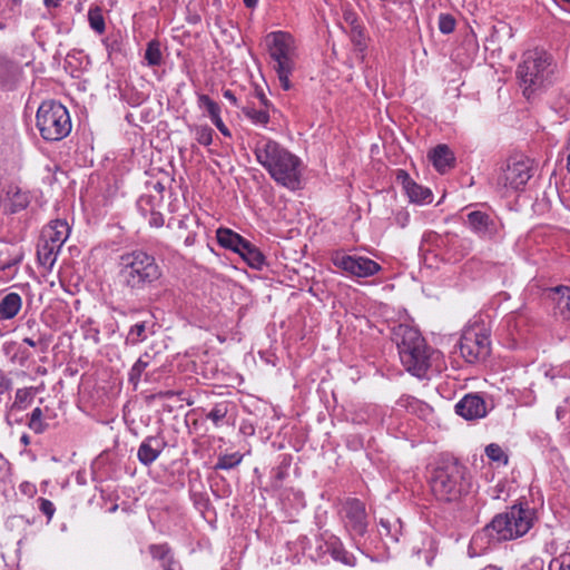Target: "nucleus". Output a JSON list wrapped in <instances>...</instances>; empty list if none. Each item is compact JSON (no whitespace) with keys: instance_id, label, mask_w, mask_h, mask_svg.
<instances>
[{"instance_id":"obj_1","label":"nucleus","mask_w":570,"mask_h":570,"mask_svg":"<svg viewBox=\"0 0 570 570\" xmlns=\"http://www.w3.org/2000/svg\"><path fill=\"white\" fill-rule=\"evenodd\" d=\"M254 154L258 164L277 184L291 190L299 188L302 161L296 155L267 137L256 140Z\"/></svg>"},{"instance_id":"obj_2","label":"nucleus","mask_w":570,"mask_h":570,"mask_svg":"<svg viewBox=\"0 0 570 570\" xmlns=\"http://www.w3.org/2000/svg\"><path fill=\"white\" fill-rule=\"evenodd\" d=\"M118 267L120 284L134 293L145 289L161 277L156 258L141 249L124 253L119 257Z\"/></svg>"},{"instance_id":"obj_3","label":"nucleus","mask_w":570,"mask_h":570,"mask_svg":"<svg viewBox=\"0 0 570 570\" xmlns=\"http://www.w3.org/2000/svg\"><path fill=\"white\" fill-rule=\"evenodd\" d=\"M394 336L402 364L413 375L422 377L428 367L430 354L420 332L411 326L400 324Z\"/></svg>"},{"instance_id":"obj_4","label":"nucleus","mask_w":570,"mask_h":570,"mask_svg":"<svg viewBox=\"0 0 570 570\" xmlns=\"http://www.w3.org/2000/svg\"><path fill=\"white\" fill-rule=\"evenodd\" d=\"M534 512L529 507L513 505L507 511L497 514L484 528V533L494 541L518 539L532 528Z\"/></svg>"},{"instance_id":"obj_5","label":"nucleus","mask_w":570,"mask_h":570,"mask_svg":"<svg viewBox=\"0 0 570 570\" xmlns=\"http://www.w3.org/2000/svg\"><path fill=\"white\" fill-rule=\"evenodd\" d=\"M431 491L440 501H455L468 491L466 469L456 461L436 468L430 481Z\"/></svg>"},{"instance_id":"obj_6","label":"nucleus","mask_w":570,"mask_h":570,"mask_svg":"<svg viewBox=\"0 0 570 570\" xmlns=\"http://www.w3.org/2000/svg\"><path fill=\"white\" fill-rule=\"evenodd\" d=\"M36 125L43 139L58 141L71 131V119L67 108L55 100L43 101L36 115Z\"/></svg>"},{"instance_id":"obj_7","label":"nucleus","mask_w":570,"mask_h":570,"mask_svg":"<svg viewBox=\"0 0 570 570\" xmlns=\"http://www.w3.org/2000/svg\"><path fill=\"white\" fill-rule=\"evenodd\" d=\"M275 71H291L295 68L296 46L294 38L284 31L271 32L265 38Z\"/></svg>"},{"instance_id":"obj_8","label":"nucleus","mask_w":570,"mask_h":570,"mask_svg":"<svg viewBox=\"0 0 570 570\" xmlns=\"http://www.w3.org/2000/svg\"><path fill=\"white\" fill-rule=\"evenodd\" d=\"M462 356L470 363L485 358L490 353V340L481 326H470L464 330L460 340Z\"/></svg>"},{"instance_id":"obj_9","label":"nucleus","mask_w":570,"mask_h":570,"mask_svg":"<svg viewBox=\"0 0 570 570\" xmlns=\"http://www.w3.org/2000/svg\"><path fill=\"white\" fill-rule=\"evenodd\" d=\"M331 261L334 266L352 277H370L381 271L380 264L364 256L346 255L342 252H335L332 254Z\"/></svg>"},{"instance_id":"obj_10","label":"nucleus","mask_w":570,"mask_h":570,"mask_svg":"<svg viewBox=\"0 0 570 570\" xmlns=\"http://www.w3.org/2000/svg\"><path fill=\"white\" fill-rule=\"evenodd\" d=\"M340 514L345 530L353 539L365 534L368 518L363 502L358 499H347L343 503Z\"/></svg>"},{"instance_id":"obj_11","label":"nucleus","mask_w":570,"mask_h":570,"mask_svg":"<svg viewBox=\"0 0 570 570\" xmlns=\"http://www.w3.org/2000/svg\"><path fill=\"white\" fill-rule=\"evenodd\" d=\"M532 176V166L529 159L512 158L498 177V186L504 189L519 190Z\"/></svg>"},{"instance_id":"obj_12","label":"nucleus","mask_w":570,"mask_h":570,"mask_svg":"<svg viewBox=\"0 0 570 570\" xmlns=\"http://www.w3.org/2000/svg\"><path fill=\"white\" fill-rule=\"evenodd\" d=\"M468 227L483 239H494L500 236L502 224L498 218L487 213L474 210L466 215Z\"/></svg>"},{"instance_id":"obj_13","label":"nucleus","mask_w":570,"mask_h":570,"mask_svg":"<svg viewBox=\"0 0 570 570\" xmlns=\"http://www.w3.org/2000/svg\"><path fill=\"white\" fill-rule=\"evenodd\" d=\"M455 412L465 420L480 419L487 414L485 402L478 394H466L456 403Z\"/></svg>"},{"instance_id":"obj_14","label":"nucleus","mask_w":570,"mask_h":570,"mask_svg":"<svg viewBox=\"0 0 570 570\" xmlns=\"http://www.w3.org/2000/svg\"><path fill=\"white\" fill-rule=\"evenodd\" d=\"M70 235V226L65 219L51 220L43 227L40 239L61 249Z\"/></svg>"},{"instance_id":"obj_15","label":"nucleus","mask_w":570,"mask_h":570,"mask_svg":"<svg viewBox=\"0 0 570 570\" xmlns=\"http://www.w3.org/2000/svg\"><path fill=\"white\" fill-rule=\"evenodd\" d=\"M553 63L551 55L540 48L527 50L523 53L520 68L522 71H544Z\"/></svg>"},{"instance_id":"obj_16","label":"nucleus","mask_w":570,"mask_h":570,"mask_svg":"<svg viewBox=\"0 0 570 570\" xmlns=\"http://www.w3.org/2000/svg\"><path fill=\"white\" fill-rule=\"evenodd\" d=\"M166 446V442L160 436H148L139 445L137 458L144 465H150L154 463L163 450Z\"/></svg>"},{"instance_id":"obj_17","label":"nucleus","mask_w":570,"mask_h":570,"mask_svg":"<svg viewBox=\"0 0 570 570\" xmlns=\"http://www.w3.org/2000/svg\"><path fill=\"white\" fill-rule=\"evenodd\" d=\"M396 179L402 184L411 202L428 203L431 200V191L413 181L406 171L397 170Z\"/></svg>"},{"instance_id":"obj_18","label":"nucleus","mask_w":570,"mask_h":570,"mask_svg":"<svg viewBox=\"0 0 570 570\" xmlns=\"http://www.w3.org/2000/svg\"><path fill=\"white\" fill-rule=\"evenodd\" d=\"M549 297L554 304V313L562 320H570V287H553L549 291Z\"/></svg>"},{"instance_id":"obj_19","label":"nucleus","mask_w":570,"mask_h":570,"mask_svg":"<svg viewBox=\"0 0 570 570\" xmlns=\"http://www.w3.org/2000/svg\"><path fill=\"white\" fill-rule=\"evenodd\" d=\"M30 198L27 191L18 186H9L3 198V207L10 213H18L29 205Z\"/></svg>"},{"instance_id":"obj_20","label":"nucleus","mask_w":570,"mask_h":570,"mask_svg":"<svg viewBox=\"0 0 570 570\" xmlns=\"http://www.w3.org/2000/svg\"><path fill=\"white\" fill-rule=\"evenodd\" d=\"M503 325L509 332V335L511 336L512 341L517 342L519 338H522L527 333L529 318L522 312H513L505 316Z\"/></svg>"},{"instance_id":"obj_21","label":"nucleus","mask_w":570,"mask_h":570,"mask_svg":"<svg viewBox=\"0 0 570 570\" xmlns=\"http://www.w3.org/2000/svg\"><path fill=\"white\" fill-rule=\"evenodd\" d=\"M429 159L432 161L435 169L440 173H445L454 166V155L446 145H438L429 153Z\"/></svg>"},{"instance_id":"obj_22","label":"nucleus","mask_w":570,"mask_h":570,"mask_svg":"<svg viewBox=\"0 0 570 570\" xmlns=\"http://www.w3.org/2000/svg\"><path fill=\"white\" fill-rule=\"evenodd\" d=\"M22 307V298L18 293L0 294V321H9L17 316Z\"/></svg>"},{"instance_id":"obj_23","label":"nucleus","mask_w":570,"mask_h":570,"mask_svg":"<svg viewBox=\"0 0 570 570\" xmlns=\"http://www.w3.org/2000/svg\"><path fill=\"white\" fill-rule=\"evenodd\" d=\"M327 551L335 561H338L345 566L354 567L356 564V558L354 554L348 552L341 540L335 535H330L326 540Z\"/></svg>"},{"instance_id":"obj_24","label":"nucleus","mask_w":570,"mask_h":570,"mask_svg":"<svg viewBox=\"0 0 570 570\" xmlns=\"http://www.w3.org/2000/svg\"><path fill=\"white\" fill-rule=\"evenodd\" d=\"M216 238L222 247L230 249L237 254L240 252L243 245H245L247 242V239L242 237L239 234L224 227L217 229Z\"/></svg>"},{"instance_id":"obj_25","label":"nucleus","mask_w":570,"mask_h":570,"mask_svg":"<svg viewBox=\"0 0 570 570\" xmlns=\"http://www.w3.org/2000/svg\"><path fill=\"white\" fill-rule=\"evenodd\" d=\"M60 248L49 245L47 242L40 239L37 249V257L39 264L47 271L51 272L57 262Z\"/></svg>"},{"instance_id":"obj_26","label":"nucleus","mask_w":570,"mask_h":570,"mask_svg":"<svg viewBox=\"0 0 570 570\" xmlns=\"http://www.w3.org/2000/svg\"><path fill=\"white\" fill-rule=\"evenodd\" d=\"M238 255L252 268L262 269L266 265V259L263 253L248 240L245 243V245H243Z\"/></svg>"},{"instance_id":"obj_27","label":"nucleus","mask_w":570,"mask_h":570,"mask_svg":"<svg viewBox=\"0 0 570 570\" xmlns=\"http://www.w3.org/2000/svg\"><path fill=\"white\" fill-rule=\"evenodd\" d=\"M544 73H521L519 85L527 98L543 87Z\"/></svg>"},{"instance_id":"obj_28","label":"nucleus","mask_w":570,"mask_h":570,"mask_svg":"<svg viewBox=\"0 0 570 570\" xmlns=\"http://www.w3.org/2000/svg\"><path fill=\"white\" fill-rule=\"evenodd\" d=\"M144 58L149 67H159L163 61L161 43L158 40L149 41Z\"/></svg>"},{"instance_id":"obj_29","label":"nucleus","mask_w":570,"mask_h":570,"mask_svg":"<svg viewBox=\"0 0 570 570\" xmlns=\"http://www.w3.org/2000/svg\"><path fill=\"white\" fill-rule=\"evenodd\" d=\"M32 399V389L29 387V389H19L17 392H16V396H14V402L12 404V407L10 410V412L7 414V422L8 424H12V421H11V414H12V411L13 410H23L26 407V404L29 403Z\"/></svg>"},{"instance_id":"obj_30","label":"nucleus","mask_w":570,"mask_h":570,"mask_svg":"<svg viewBox=\"0 0 570 570\" xmlns=\"http://www.w3.org/2000/svg\"><path fill=\"white\" fill-rule=\"evenodd\" d=\"M397 404L404 409H406L411 413H415L419 415H424L425 413L430 412V409L428 405L422 403L421 401L416 400L415 397L404 395L400 397L397 401Z\"/></svg>"},{"instance_id":"obj_31","label":"nucleus","mask_w":570,"mask_h":570,"mask_svg":"<svg viewBox=\"0 0 570 570\" xmlns=\"http://www.w3.org/2000/svg\"><path fill=\"white\" fill-rule=\"evenodd\" d=\"M199 109L207 112L208 117L212 121L216 120L220 117V107L219 105L210 99L207 95H199L197 100Z\"/></svg>"},{"instance_id":"obj_32","label":"nucleus","mask_w":570,"mask_h":570,"mask_svg":"<svg viewBox=\"0 0 570 570\" xmlns=\"http://www.w3.org/2000/svg\"><path fill=\"white\" fill-rule=\"evenodd\" d=\"M243 454L239 452L226 453L218 456L215 465L216 470H230L243 461Z\"/></svg>"},{"instance_id":"obj_33","label":"nucleus","mask_w":570,"mask_h":570,"mask_svg":"<svg viewBox=\"0 0 570 570\" xmlns=\"http://www.w3.org/2000/svg\"><path fill=\"white\" fill-rule=\"evenodd\" d=\"M89 24L97 33L102 35L106 30L105 19L99 7H92L88 12Z\"/></svg>"},{"instance_id":"obj_34","label":"nucleus","mask_w":570,"mask_h":570,"mask_svg":"<svg viewBox=\"0 0 570 570\" xmlns=\"http://www.w3.org/2000/svg\"><path fill=\"white\" fill-rule=\"evenodd\" d=\"M42 416V410L40 407H36L32 410L28 421L29 429L37 434L43 433L48 428V424L43 421Z\"/></svg>"},{"instance_id":"obj_35","label":"nucleus","mask_w":570,"mask_h":570,"mask_svg":"<svg viewBox=\"0 0 570 570\" xmlns=\"http://www.w3.org/2000/svg\"><path fill=\"white\" fill-rule=\"evenodd\" d=\"M243 112L255 125L265 126L269 121V115L265 109L246 107Z\"/></svg>"},{"instance_id":"obj_36","label":"nucleus","mask_w":570,"mask_h":570,"mask_svg":"<svg viewBox=\"0 0 570 570\" xmlns=\"http://www.w3.org/2000/svg\"><path fill=\"white\" fill-rule=\"evenodd\" d=\"M193 132L198 144L209 146L213 142L214 130L208 126H195Z\"/></svg>"},{"instance_id":"obj_37","label":"nucleus","mask_w":570,"mask_h":570,"mask_svg":"<svg viewBox=\"0 0 570 570\" xmlns=\"http://www.w3.org/2000/svg\"><path fill=\"white\" fill-rule=\"evenodd\" d=\"M146 337L145 323H137L130 327L127 334V343L135 345L145 341Z\"/></svg>"},{"instance_id":"obj_38","label":"nucleus","mask_w":570,"mask_h":570,"mask_svg":"<svg viewBox=\"0 0 570 570\" xmlns=\"http://www.w3.org/2000/svg\"><path fill=\"white\" fill-rule=\"evenodd\" d=\"M485 454L493 462L501 464L508 463V456L505 455L501 446L495 443H491L485 448Z\"/></svg>"},{"instance_id":"obj_39","label":"nucleus","mask_w":570,"mask_h":570,"mask_svg":"<svg viewBox=\"0 0 570 570\" xmlns=\"http://www.w3.org/2000/svg\"><path fill=\"white\" fill-rule=\"evenodd\" d=\"M439 29L442 33L449 35L455 29V19L449 13H441L439 16Z\"/></svg>"},{"instance_id":"obj_40","label":"nucleus","mask_w":570,"mask_h":570,"mask_svg":"<svg viewBox=\"0 0 570 570\" xmlns=\"http://www.w3.org/2000/svg\"><path fill=\"white\" fill-rule=\"evenodd\" d=\"M149 551L155 559H159L164 562L170 560V550L166 544H154L150 546Z\"/></svg>"},{"instance_id":"obj_41","label":"nucleus","mask_w":570,"mask_h":570,"mask_svg":"<svg viewBox=\"0 0 570 570\" xmlns=\"http://www.w3.org/2000/svg\"><path fill=\"white\" fill-rule=\"evenodd\" d=\"M227 406L223 403L215 405V407L207 414V419L212 420L217 426L219 422L226 416Z\"/></svg>"},{"instance_id":"obj_42","label":"nucleus","mask_w":570,"mask_h":570,"mask_svg":"<svg viewBox=\"0 0 570 570\" xmlns=\"http://www.w3.org/2000/svg\"><path fill=\"white\" fill-rule=\"evenodd\" d=\"M39 509L49 519L52 518V515L56 511L53 503L43 498L39 499Z\"/></svg>"},{"instance_id":"obj_43","label":"nucleus","mask_w":570,"mask_h":570,"mask_svg":"<svg viewBox=\"0 0 570 570\" xmlns=\"http://www.w3.org/2000/svg\"><path fill=\"white\" fill-rule=\"evenodd\" d=\"M351 37H352L353 42L357 47L362 48L364 46L365 37H364V33H363V30L358 26H354L352 28Z\"/></svg>"},{"instance_id":"obj_44","label":"nucleus","mask_w":570,"mask_h":570,"mask_svg":"<svg viewBox=\"0 0 570 570\" xmlns=\"http://www.w3.org/2000/svg\"><path fill=\"white\" fill-rule=\"evenodd\" d=\"M164 217L160 213L153 212L149 217V225L159 228L164 225Z\"/></svg>"},{"instance_id":"obj_45","label":"nucleus","mask_w":570,"mask_h":570,"mask_svg":"<svg viewBox=\"0 0 570 570\" xmlns=\"http://www.w3.org/2000/svg\"><path fill=\"white\" fill-rule=\"evenodd\" d=\"M395 219L401 227H405L409 223L410 215L406 212H400L396 214Z\"/></svg>"},{"instance_id":"obj_46","label":"nucleus","mask_w":570,"mask_h":570,"mask_svg":"<svg viewBox=\"0 0 570 570\" xmlns=\"http://www.w3.org/2000/svg\"><path fill=\"white\" fill-rule=\"evenodd\" d=\"M213 124L216 126V128L224 135V136H227L229 137L230 136V131L228 130V128L226 127V125L223 122L222 118H217L216 120L213 121Z\"/></svg>"},{"instance_id":"obj_47","label":"nucleus","mask_w":570,"mask_h":570,"mask_svg":"<svg viewBox=\"0 0 570 570\" xmlns=\"http://www.w3.org/2000/svg\"><path fill=\"white\" fill-rule=\"evenodd\" d=\"M11 389V381L6 376H0V395L7 393Z\"/></svg>"},{"instance_id":"obj_48","label":"nucleus","mask_w":570,"mask_h":570,"mask_svg":"<svg viewBox=\"0 0 570 570\" xmlns=\"http://www.w3.org/2000/svg\"><path fill=\"white\" fill-rule=\"evenodd\" d=\"M147 366V364L138 360L131 368V375H139L140 372Z\"/></svg>"},{"instance_id":"obj_49","label":"nucleus","mask_w":570,"mask_h":570,"mask_svg":"<svg viewBox=\"0 0 570 570\" xmlns=\"http://www.w3.org/2000/svg\"><path fill=\"white\" fill-rule=\"evenodd\" d=\"M279 83L285 89L288 90L291 88L289 86V79L287 73H278Z\"/></svg>"},{"instance_id":"obj_50","label":"nucleus","mask_w":570,"mask_h":570,"mask_svg":"<svg viewBox=\"0 0 570 570\" xmlns=\"http://www.w3.org/2000/svg\"><path fill=\"white\" fill-rule=\"evenodd\" d=\"M47 8H56L60 4L61 0H43Z\"/></svg>"},{"instance_id":"obj_51","label":"nucleus","mask_w":570,"mask_h":570,"mask_svg":"<svg viewBox=\"0 0 570 570\" xmlns=\"http://www.w3.org/2000/svg\"><path fill=\"white\" fill-rule=\"evenodd\" d=\"M224 97L227 98L228 100H230L234 104L236 102V97L233 94V91H230V90H225L224 91Z\"/></svg>"},{"instance_id":"obj_52","label":"nucleus","mask_w":570,"mask_h":570,"mask_svg":"<svg viewBox=\"0 0 570 570\" xmlns=\"http://www.w3.org/2000/svg\"><path fill=\"white\" fill-rule=\"evenodd\" d=\"M258 0H244V4L247 7V8H255L256 4H257Z\"/></svg>"},{"instance_id":"obj_53","label":"nucleus","mask_w":570,"mask_h":570,"mask_svg":"<svg viewBox=\"0 0 570 570\" xmlns=\"http://www.w3.org/2000/svg\"><path fill=\"white\" fill-rule=\"evenodd\" d=\"M567 150H568L567 165L570 170V131H569V138H568V144H567Z\"/></svg>"},{"instance_id":"obj_54","label":"nucleus","mask_w":570,"mask_h":570,"mask_svg":"<svg viewBox=\"0 0 570 570\" xmlns=\"http://www.w3.org/2000/svg\"><path fill=\"white\" fill-rule=\"evenodd\" d=\"M23 343L28 344L31 347L37 346V342L35 340L30 338V337H24L23 338Z\"/></svg>"},{"instance_id":"obj_55","label":"nucleus","mask_w":570,"mask_h":570,"mask_svg":"<svg viewBox=\"0 0 570 570\" xmlns=\"http://www.w3.org/2000/svg\"><path fill=\"white\" fill-rule=\"evenodd\" d=\"M163 567H164V569H165V570H175V568L173 567V561H171V559H170V560H168V561H166V562H164V563H163Z\"/></svg>"},{"instance_id":"obj_56","label":"nucleus","mask_w":570,"mask_h":570,"mask_svg":"<svg viewBox=\"0 0 570 570\" xmlns=\"http://www.w3.org/2000/svg\"><path fill=\"white\" fill-rule=\"evenodd\" d=\"M481 570H502V568H500L495 564H488L484 568H482Z\"/></svg>"},{"instance_id":"obj_57","label":"nucleus","mask_w":570,"mask_h":570,"mask_svg":"<svg viewBox=\"0 0 570 570\" xmlns=\"http://www.w3.org/2000/svg\"><path fill=\"white\" fill-rule=\"evenodd\" d=\"M141 88L142 89L140 91H137V94H138L139 98L144 99L148 94L145 89V85H141Z\"/></svg>"},{"instance_id":"obj_58","label":"nucleus","mask_w":570,"mask_h":570,"mask_svg":"<svg viewBox=\"0 0 570 570\" xmlns=\"http://www.w3.org/2000/svg\"><path fill=\"white\" fill-rule=\"evenodd\" d=\"M21 442H22L23 444L28 445V444H29V442H30V441H29V436H28L27 434H23V435L21 436Z\"/></svg>"},{"instance_id":"obj_59","label":"nucleus","mask_w":570,"mask_h":570,"mask_svg":"<svg viewBox=\"0 0 570 570\" xmlns=\"http://www.w3.org/2000/svg\"><path fill=\"white\" fill-rule=\"evenodd\" d=\"M560 570H570V561L569 562H562Z\"/></svg>"},{"instance_id":"obj_60","label":"nucleus","mask_w":570,"mask_h":570,"mask_svg":"<svg viewBox=\"0 0 570 570\" xmlns=\"http://www.w3.org/2000/svg\"><path fill=\"white\" fill-rule=\"evenodd\" d=\"M137 79L141 80V77L139 76V72H136Z\"/></svg>"}]
</instances>
